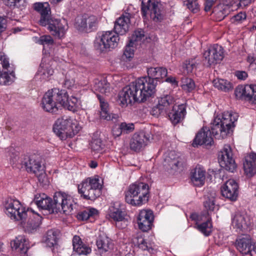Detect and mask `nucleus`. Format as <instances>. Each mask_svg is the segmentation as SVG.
Returning a JSON list of instances; mask_svg holds the SVG:
<instances>
[{
	"label": "nucleus",
	"instance_id": "69168bd1",
	"mask_svg": "<svg viewBox=\"0 0 256 256\" xmlns=\"http://www.w3.org/2000/svg\"><path fill=\"white\" fill-rule=\"evenodd\" d=\"M38 179L40 182L45 184H46L47 182V178L44 173L42 172L38 176Z\"/></svg>",
	"mask_w": 256,
	"mask_h": 256
},
{
	"label": "nucleus",
	"instance_id": "a18cd8bd",
	"mask_svg": "<svg viewBox=\"0 0 256 256\" xmlns=\"http://www.w3.org/2000/svg\"><path fill=\"white\" fill-rule=\"evenodd\" d=\"M132 42H129V43L126 46L122 56V58L125 60H130L131 58L134 56V46Z\"/></svg>",
	"mask_w": 256,
	"mask_h": 256
},
{
	"label": "nucleus",
	"instance_id": "6e6552de",
	"mask_svg": "<svg viewBox=\"0 0 256 256\" xmlns=\"http://www.w3.org/2000/svg\"><path fill=\"white\" fill-rule=\"evenodd\" d=\"M119 40L118 35L115 32L107 31L96 39L94 46L100 52L110 50L118 46Z\"/></svg>",
	"mask_w": 256,
	"mask_h": 256
},
{
	"label": "nucleus",
	"instance_id": "ddd939ff",
	"mask_svg": "<svg viewBox=\"0 0 256 256\" xmlns=\"http://www.w3.org/2000/svg\"><path fill=\"white\" fill-rule=\"evenodd\" d=\"M141 11L144 16H146L148 12H150L151 18L155 22H160L163 18L161 13V4L158 2H152V0H141Z\"/></svg>",
	"mask_w": 256,
	"mask_h": 256
},
{
	"label": "nucleus",
	"instance_id": "13d9d810",
	"mask_svg": "<svg viewBox=\"0 0 256 256\" xmlns=\"http://www.w3.org/2000/svg\"><path fill=\"white\" fill-rule=\"evenodd\" d=\"M97 18L95 16H91L87 17V26L90 30H93L96 27Z\"/></svg>",
	"mask_w": 256,
	"mask_h": 256
},
{
	"label": "nucleus",
	"instance_id": "9d476101",
	"mask_svg": "<svg viewBox=\"0 0 256 256\" xmlns=\"http://www.w3.org/2000/svg\"><path fill=\"white\" fill-rule=\"evenodd\" d=\"M15 76L8 59L0 55V85H10L14 80Z\"/></svg>",
	"mask_w": 256,
	"mask_h": 256
},
{
	"label": "nucleus",
	"instance_id": "f704fd0d",
	"mask_svg": "<svg viewBox=\"0 0 256 256\" xmlns=\"http://www.w3.org/2000/svg\"><path fill=\"white\" fill-rule=\"evenodd\" d=\"M96 246L100 252L103 253L112 248L111 240L104 235H100L96 240Z\"/></svg>",
	"mask_w": 256,
	"mask_h": 256
},
{
	"label": "nucleus",
	"instance_id": "5701e85b",
	"mask_svg": "<svg viewBox=\"0 0 256 256\" xmlns=\"http://www.w3.org/2000/svg\"><path fill=\"white\" fill-rule=\"evenodd\" d=\"M33 8L40 14V24L42 26H46L48 20L51 18L49 4L48 2H36L33 4Z\"/></svg>",
	"mask_w": 256,
	"mask_h": 256
},
{
	"label": "nucleus",
	"instance_id": "0e129e2a",
	"mask_svg": "<svg viewBox=\"0 0 256 256\" xmlns=\"http://www.w3.org/2000/svg\"><path fill=\"white\" fill-rule=\"evenodd\" d=\"M5 4L10 7L15 6L17 2H20V0H3Z\"/></svg>",
	"mask_w": 256,
	"mask_h": 256
},
{
	"label": "nucleus",
	"instance_id": "2eb2a0df",
	"mask_svg": "<svg viewBox=\"0 0 256 256\" xmlns=\"http://www.w3.org/2000/svg\"><path fill=\"white\" fill-rule=\"evenodd\" d=\"M6 214L12 219L20 220L26 216V212L19 201L10 200L5 204Z\"/></svg>",
	"mask_w": 256,
	"mask_h": 256
},
{
	"label": "nucleus",
	"instance_id": "473e14b6",
	"mask_svg": "<svg viewBox=\"0 0 256 256\" xmlns=\"http://www.w3.org/2000/svg\"><path fill=\"white\" fill-rule=\"evenodd\" d=\"M28 243L24 236H20L12 242V248L18 250L21 254H26L28 249Z\"/></svg>",
	"mask_w": 256,
	"mask_h": 256
},
{
	"label": "nucleus",
	"instance_id": "603ef678",
	"mask_svg": "<svg viewBox=\"0 0 256 256\" xmlns=\"http://www.w3.org/2000/svg\"><path fill=\"white\" fill-rule=\"evenodd\" d=\"M74 74L72 71L68 72L66 76V78L64 82L65 87L69 88L74 84V78L71 76Z\"/></svg>",
	"mask_w": 256,
	"mask_h": 256
},
{
	"label": "nucleus",
	"instance_id": "052dcab7",
	"mask_svg": "<svg viewBox=\"0 0 256 256\" xmlns=\"http://www.w3.org/2000/svg\"><path fill=\"white\" fill-rule=\"evenodd\" d=\"M204 10L206 12L210 11L213 4L216 0H204Z\"/></svg>",
	"mask_w": 256,
	"mask_h": 256
},
{
	"label": "nucleus",
	"instance_id": "412c9836",
	"mask_svg": "<svg viewBox=\"0 0 256 256\" xmlns=\"http://www.w3.org/2000/svg\"><path fill=\"white\" fill-rule=\"evenodd\" d=\"M154 220L153 212L150 210H142L137 218L139 228L143 232L151 229Z\"/></svg>",
	"mask_w": 256,
	"mask_h": 256
},
{
	"label": "nucleus",
	"instance_id": "2f4dec72",
	"mask_svg": "<svg viewBox=\"0 0 256 256\" xmlns=\"http://www.w3.org/2000/svg\"><path fill=\"white\" fill-rule=\"evenodd\" d=\"M72 246L74 251L78 254H90L92 250L91 248L83 244L81 238L79 236H74L72 239Z\"/></svg>",
	"mask_w": 256,
	"mask_h": 256
},
{
	"label": "nucleus",
	"instance_id": "49530a36",
	"mask_svg": "<svg viewBox=\"0 0 256 256\" xmlns=\"http://www.w3.org/2000/svg\"><path fill=\"white\" fill-rule=\"evenodd\" d=\"M75 28L78 30L82 31L87 28V16H82L78 17L76 19Z\"/></svg>",
	"mask_w": 256,
	"mask_h": 256
},
{
	"label": "nucleus",
	"instance_id": "c03bdc74",
	"mask_svg": "<svg viewBox=\"0 0 256 256\" xmlns=\"http://www.w3.org/2000/svg\"><path fill=\"white\" fill-rule=\"evenodd\" d=\"M197 228L205 236H208L212 232V224L210 220L208 219L206 222L198 224Z\"/></svg>",
	"mask_w": 256,
	"mask_h": 256
},
{
	"label": "nucleus",
	"instance_id": "774afa93",
	"mask_svg": "<svg viewBox=\"0 0 256 256\" xmlns=\"http://www.w3.org/2000/svg\"><path fill=\"white\" fill-rule=\"evenodd\" d=\"M79 216L80 218L82 219V220H86L90 217L88 210L82 212L79 214Z\"/></svg>",
	"mask_w": 256,
	"mask_h": 256
},
{
	"label": "nucleus",
	"instance_id": "58836bf2",
	"mask_svg": "<svg viewBox=\"0 0 256 256\" xmlns=\"http://www.w3.org/2000/svg\"><path fill=\"white\" fill-rule=\"evenodd\" d=\"M94 88L95 90L104 94L110 92V84L104 78L100 80H96Z\"/></svg>",
	"mask_w": 256,
	"mask_h": 256
},
{
	"label": "nucleus",
	"instance_id": "a211bd4d",
	"mask_svg": "<svg viewBox=\"0 0 256 256\" xmlns=\"http://www.w3.org/2000/svg\"><path fill=\"white\" fill-rule=\"evenodd\" d=\"M237 98L250 100L256 104V86L245 85L238 86L234 91Z\"/></svg>",
	"mask_w": 256,
	"mask_h": 256
},
{
	"label": "nucleus",
	"instance_id": "6e6d98bb",
	"mask_svg": "<svg viewBox=\"0 0 256 256\" xmlns=\"http://www.w3.org/2000/svg\"><path fill=\"white\" fill-rule=\"evenodd\" d=\"M122 134H128L133 131L134 125L132 124L122 122L120 125Z\"/></svg>",
	"mask_w": 256,
	"mask_h": 256
},
{
	"label": "nucleus",
	"instance_id": "09e8293b",
	"mask_svg": "<svg viewBox=\"0 0 256 256\" xmlns=\"http://www.w3.org/2000/svg\"><path fill=\"white\" fill-rule=\"evenodd\" d=\"M199 64L200 62L196 60V58L186 60L184 64V68L187 71V73L192 72L196 68Z\"/></svg>",
	"mask_w": 256,
	"mask_h": 256
},
{
	"label": "nucleus",
	"instance_id": "9b49d317",
	"mask_svg": "<svg viewBox=\"0 0 256 256\" xmlns=\"http://www.w3.org/2000/svg\"><path fill=\"white\" fill-rule=\"evenodd\" d=\"M186 162L184 158L172 151L164 157V166L170 172L174 173L176 172L182 170Z\"/></svg>",
	"mask_w": 256,
	"mask_h": 256
},
{
	"label": "nucleus",
	"instance_id": "864d4df0",
	"mask_svg": "<svg viewBox=\"0 0 256 256\" xmlns=\"http://www.w3.org/2000/svg\"><path fill=\"white\" fill-rule=\"evenodd\" d=\"M246 14L245 12H240L237 14L233 16L231 18V21L233 23H242L246 19Z\"/></svg>",
	"mask_w": 256,
	"mask_h": 256
},
{
	"label": "nucleus",
	"instance_id": "72a5a7b5",
	"mask_svg": "<svg viewBox=\"0 0 256 256\" xmlns=\"http://www.w3.org/2000/svg\"><path fill=\"white\" fill-rule=\"evenodd\" d=\"M97 97L100 103L101 110L100 112V118L107 120H112L113 118H116V115H112V117L111 116L108 110V104L103 96L100 94H97Z\"/></svg>",
	"mask_w": 256,
	"mask_h": 256
},
{
	"label": "nucleus",
	"instance_id": "0eeeda50",
	"mask_svg": "<svg viewBox=\"0 0 256 256\" xmlns=\"http://www.w3.org/2000/svg\"><path fill=\"white\" fill-rule=\"evenodd\" d=\"M70 196L64 192H56L52 200V214L63 213L68 214L73 210Z\"/></svg>",
	"mask_w": 256,
	"mask_h": 256
},
{
	"label": "nucleus",
	"instance_id": "423d86ee",
	"mask_svg": "<svg viewBox=\"0 0 256 256\" xmlns=\"http://www.w3.org/2000/svg\"><path fill=\"white\" fill-rule=\"evenodd\" d=\"M102 185L98 178H88L78 186V193L86 200H94L101 194Z\"/></svg>",
	"mask_w": 256,
	"mask_h": 256
},
{
	"label": "nucleus",
	"instance_id": "680f3d73",
	"mask_svg": "<svg viewBox=\"0 0 256 256\" xmlns=\"http://www.w3.org/2000/svg\"><path fill=\"white\" fill-rule=\"evenodd\" d=\"M112 133L113 136L116 138L120 136L122 132L120 126H114L112 130Z\"/></svg>",
	"mask_w": 256,
	"mask_h": 256
},
{
	"label": "nucleus",
	"instance_id": "6ab92c4d",
	"mask_svg": "<svg viewBox=\"0 0 256 256\" xmlns=\"http://www.w3.org/2000/svg\"><path fill=\"white\" fill-rule=\"evenodd\" d=\"M22 164L24 166L28 172L38 174V172L42 171L40 157L36 154L26 156L22 161Z\"/></svg>",
	"mask_w": 256,
	"mask_h": 256
},
{
	"label": "nucleus",
	"instance_id": "37998d69",
	"mask_svg": "<svg viewBox=\"0 0 256 256\" xmlns=\"http://www.w3.org/2000/svg\"><path fill=\"white\" fill-rule=\"evenodd\" d=\"M181 86L184 90L190 92L194 88L195 84L192 78L187 77H183L182 78Z\"/></svg>",
	"mask_w": 256,
	"mask_h": 256
},
{
	"label": "nucleus",
	"instance_id": "f03ea898",
	"mask_svg": "<svg viewBox=\"0 0 256 256\" xmlns=\"http://www.w3.org/2000/svg\"><path fill=\"white\" fill-rule=\"evenodd\" d=\"M156 82L146 76L140 78L126 86L120 92V104L127 106L134 102H144L155 94Z\"/></svg>",
	"mask_w": 256,
	"mask_h": 256
},
{
	"label": "nucleus",
	"instance_id": "cd10ccee",
	"mask_svg": "<svg viewBox=\"0 0 256 256\" xmlns=\"http://www.w3.org/2000/svg\"><path fill=\"white\" fill-rule=\"evenodd\" d=\"M130 18L129 14L128 16L122 15L114 22V32L117 34H124L128 30Z\"/></svg>",
	"mask_w": 256,
	"mask_h": 256
},
{
	"label": "nucleus",
	"instance_id": "20e7f679",
	"mask_svg": "<svg viewBox=\"0 0 256 256\" xmlns=\"http://www.w3.org/2000/svg\"><path fill=\"white\" fill-rule=\"evenodd\" d=\"M81 130V127L76 120L67 117L58 118L55 122L54 132L62 140L72 138Z\"/></svg>",
	"mask_w": 256,
	"mask_h": 256
},
{
	"label": "nucleus",
	"instance_id": "c756f323",
	"mask_svg": "<svg viewBox=\"0 0 256 256\" xmlns=\"http://www.w3.org/2000/svg\"><path fill=\"white\" fill-rule=\"evenodd\" d=\"M244 168L246 174L248 176H252L256 173V154L251 153L246 157Z\"/></svg>",
	"mask_w": 256,
	"mask_h": 256
},
{
	"label": "nucleus",
	"instance_id": "4468645a",
	"mask_svg": "<svg viewBox=\"0 0 256 256\" xmlns=\"http://www.w3.org/2000/svg\"><path fill=\"white\" fill-rule=\"evenodd\" d=\"M174 100V98L170 95H166L158 99V103L154 106L150 110V114L152 116L158 118L161 114L165 112H168L170 107L173 106Z\"/></svg>",
	"mask_w": 256,
	"mask_h": 256
},
{
	"label": "nucleus",
	"instance_id": "c9c22d12",
	"mask_svg": "<svg viewBox=\"0 0 256 256\" xmlns=\"http://www.w3.org/2000/svg\"><path fill=\"white\" fill-rule=\"evenodd\" d=\"M216 194L214 190H209L207 194L204 196V206L207 211L212 212L214 210L215 204V198Z\"/></svg>",
	"mask_w": 256,
	"mask_h": 256
},
{
	"label": "nucleus",
	"instance_id": "7ed1b4c3",
	"mask_svg": "<svg viewBox=\"0 0 256 256\" xmlns=\"http://www.w3.org/2000/svg\"><path fill=\"white\" fill-rule=\"evenodd\" d=\"M148 198V186L144 182L130 184L125 192L126 202L134 206H140L146 203Z\"/></svg>",
	"mask_w": 256,
	"mask_h": 256
},
{
	"label": "nucleus",
	"instance_id": "bf43d9fd",
	"mask_svg": "<svg viewBox=\"0 0 256 256\" xmlns=\"http://www.w3.org/2000/svg\"><path fill=\"white\" fill-rule=\"evenodd\" d=\"M235 76L238 80H245L248 76L247 72L245 71L237 70L235 72Z\"/></svg>",
	"mask_w": 256,
	"mask_h": 256
},
{
	"label": "nucleus",
	"instance_id": "ea45409f",
	"mask_svg": "<svg viewBox=\"0 0 256 256\" xmlns=\"http://www.w3.org/2000/svg\"><path fill=\"white\" fill-rule=\"evenodd\" d=\"M134 243L142 250H148L151 252L152 250V244L148 242L147 240L142 237H136L134 240Z\"/></svg>",
	"mask_w": 256,
	"mask_h": 256
},
{
	"label": "nucleus",
	"instance_id": "a878e982",
	"mask_svg": "<svg viewBox=\"0 0 256 256\" xmlns=\"http://www.w3.org/2000/svg\"><path fill=\"white\" fill-rule=\"evenodd\" d=\"M38 208L48 210L52 214V199L44 194H37L35 195L33 202Z\"/></svg>",
	"mask_w": 256,
	"mask_h": 256
},
{
	"label": "nucleus",
	"instance_id": "f8f14e48",
	"mask_svg": "<svg viewBox=\"0 0 256 256\" xmlns=\"http://www.w3.org/2000/svg\"><path fill=\"white\" fill-rule=\"evenodd\" d=\"M42 216L34 213L32 210H28L26 216L20 219V224L24 230L28 234L34 232L38 228L42 220Z\"/></svg>",
	"mask_w": 256,
	"mask_h": 256
},
{
	"label": "nucleus",
	"instance_id": "dca6fc26",
	"mask_svg": "<svg viewBox=\"0 0 256 256\" xmlns=\"http://www.w3.org/2000/svg\"><path fill=\"white\" fill-rule=\"evenodd\" d=\"M204 60L208 66L220 62L224 58V49L216 44L210 46L204 53Z\"/></svg>",
	"mask_w": 256,
	"mask_h": 256
},
{
	"label": "nucleus",
	"instance_id": "3c124183",
	"mask_svg": "<svg viewBox=\"0 0 256 256\" xmlns=\"http://www.w3.org/2000/svg\"><path fill=\"white\" fill-rule=\"evenodd\" d=\"M184 4L188 8L193 12H196L199 8V6L196 0H187L184 1Z\"/></svg>",
	"mask_w": 256,
	"mask_h": 256
},
{
	"label": "nucleus",
	"instance_id": "c85d7f7f",
	"mask_svg": "<svg viewBox=\"0 0 256 256\" xmlns=\"http://www.w3.org/2000/svg\"><path fill=\"white\" fill-rule=\"evenodd\" d=\"M171 108H172V112L169 113L168 116L172 124H176L184 118L186 113V106L184 104L174 106V104Z\"/></svg>",
	"mask_w": 256,
	"mask_h": 256
},
{
	"label": "nucleus",
	"instance_id": "e2e57ef3",
	"mask_svg": "<svg viewBox=\"0 0 256 256\" xmlns=\"http://www.w3.org/2000/svg\"><path fill=\"white\" fill-rule=\"evenodd\" d=\"M6 28V20L0 16V34L4 32Z\"/></svg>",
	"mask_w": 256,
	"mask_h": 256
},
{
	"label": "nucleus",
	"instance_id": "1a4fd4ad",
	"mask_svg": "<svg viewBox=\"0 0 256 256\" xmlns=\"http://www.w3.org/2000/svg\"><path fill=\"white\" fill-rule=\"evenodd\" d=\"M218 160L220 166L226 170L234 172L236 169L237 165L233 158V154L231 147L225 144L220 152Z\"/></svg>",
	"mask_w": 256,
	"mask_h": 256
},
{
	"label": "nucleus",
	"instance_id": "aec40b11",
	"mask_svg": "<svg viewBox=\"0 0 256 256\" xmlns=\"http://www.w3.org/2000/svg\"><path fill=\"white\" fill-rule=\"evenodd\" d=\"M252 224L250 217L246 214L236 212L232 216V225L237 230H248Z\"/></svg>",
	"mask_w": 256,
	"mask_h": 256
},
{
	"label": "nucleus",
	"instance_id": "8fccbe9b",
	"mask_svg": "<svg viewBox=\"0 0 256 256\" xmlns=\"http://www.w3.org/2000/svg\"><path fill=\"white\" fill-rule=\"evenodd\" d=\"M144 37V30L142 29H138L134 31L130 42H132V44H135V42L140 41Z\"/></svg>",
	"mask_w": 256,
	"mask_h": 256
},
{
	"label": "nucleus",
	"instance_id": "79ce46f5",
	"mask_svg": "<svg viewBox=\"0 0 256 256\" xmlns=\"http://www.w3.org/2000/svg\"><path fill=\"white\" fill-rule=\"evenodd\" d=\"M229 8L224 4H220L214 8V12L220 19H224L229 13Z\"/></svg>",
	"mask_w": 256,
	"mask_h": 256
},
{
	"label": "nucleus",
	"instance_id": "e433bc0d",
	"mask_svg": "<svg viewBox=\"0 0 256 256\" xmlns=\"http://www.w3.org/2000/svg\"><path fill=\"white\" fill-rule=\"evenodd\" d=\"M109 216L114 220L120 222L124 218L125 212L120 208V204L116 202L110 208Z\"/></svg>",
	"mask_w": 256,
	"mask_h": 256
},
{
	"label": "nucleus",
	"instance_id": "4be33fe9",
	"mask_svg": "<svg viewBox=\"0 0 256 256\" xmlns=\"http://www.w3.org/2000/svg\"><path fill=\"white\" fill-rule=\"evenodd\" d=\"M238 186L237 182L234 180H227L221 188L222 195L230 200H236L238 192Z\"/></svg>",
	"mask_w": 256,
	"mask_h": 256
},
{
	"label": "nucleus",
	"instance_id": "f3484780",
	"mask_svg": "<svg viewBox=\"0 0 256 256\" xmlns=\"http://www.w3.org/2000/svg\"><path fill=\"white\" fill-rule=\"evenodd\" d=\"M46 25L48 26V29L51 34L58 38H61L64 36L68 28V26L64 20H60L50 18L48 20Z\"/></svg>",
	"mask_w": 256,
	"mask_h": 256
},
{
	"label": "nucleus",
	"instance_id": "4d7b16f0",
	"mask_svg": "<svg viewBox=\"0 0 256 256\" xmlns=\"http://www.w3.org/2000/svg\"><path fill=\"white\" fill-rule=\"evenodd\" d=\"M39 42L42 45H52L54 43V40L49 35H44L40 37Z\"/></svg>",
	"mask_w": 256,
	"mask_h": 256
},
{
	"label": "nucleus",
	"instance_id": "a19ab883",
	"mask_svg": "<svg viewBox=\"0 0 256 256\" xmlns=\"http://www.w3.org/2000/svg\"><path fill=\"white\" fill-rule=\"evenodd\" d=\"M212 83L215 88L225 92L232 88L230 82L226 80L216 78L213 80Z\"/></svg>",
	"mask_w": 256,
	"mask_h": 256
},
{
	"label": "nucleus",
	"instance_id": "7c9ffc66",
	"mask_svg": "<svg viewBox=\"0 0 256 256\" xmlns=\"http://www.w3.org/2000/svg\"><path fill=\"white\" fill-rule=\"evenodd\" d=\"M148 78L155 80L158 84L161 79L165 78L168 74L167 69L164 67L150 68L147 70Z\"/></svg>",
	"mask_w": 256,
	"mask_h": 256
},
{
	"label": "nucleus",
	"instance_id": "393cba45",
	"mask_svg": "<svg viewBox=\"0 0 256 256\" xmlns=\"http://www.w3.org/2000/svg\"><path fill=\"white\" fill-rule=\"evenodd\" d=\"M254 242L249 235H243L238 238L235 242L236 249L242 254H248Z\"/></svg>",
	"mask_w": 256,
	"mask_h": 256
},
{
	"label": "nucleus",
	"instance_id": "4c0bfd02",
	"mask_svg": "<svg viewBox=\"0 0 256 256\" xmlns=\"http://www.w3.org/2000/svg\"><path fill=\"white\" fill-rule=\"evenodd\" d=\"M60 234V232L58 230L52 229L48 230L45 240L46 246L51 248L56 244Z\"/></svg>",
	"mask_w": 256,
	"mask_h": 256
},
{
	"label": "nucleus",
	"instance_id": "39448f33",
	"mask_svg": "<svg viewBox=\"0 0 256 256\" xmlns=\"http://www.w3.org/2000/svg\"><path fill=\"white\" fill-rule=\"evenodd\" d=\"M64 90L53 88L48 90L44 95L42 100V106L46 111L55 113L58 110V104H64L66 100Z\"/></svg>",
	"mask_w": 256,
	"mask_h": 256
},
{
	"label": "nucleus",
	"instance_id": "bb28decb",
	"mask_svg": "<svg viewBox=\"0 0 256 256\" xmlns=\"http://www.w3.org/2000/svg\"><path fill=\"white\" fill-rule=\"evenodd\" d=\"M190 178L194 185L202 186L205 182L206 171L202 168L196 166L190 172Z\"/></svg>",
	"mask_w": 256,
	"mask_h": 256
},
{
	"label": "nucleus",
	"instance_id": "b1692460",
	"mask_svg": "<svg viewBox=\"0 0 256 256\" xmlns=\"http://www.w3.org/2000/svg\"><path fill=\"white\" fill-rule=\"evenodd\" d=\"M152 139V138H146L144 133L134 134L130 140V148L134 152H139L146 146L147 141Z\"/></svg>",
	"mask_w": 256,
	"mask_h": 256
},
{
	"label": "nucleus",
	"instance_id": "de8ad7c7",
	"mask_svg": "<svg viewBox=\"0 0 256 256\" xmlns=\"http://www.w3.org/2000/svg\"><path fill=\"white\" fill-rule=\"evenodd\" d=\"M64 92L65 93L64 96H66V100H64V104H60V106L68 110H72L74 108L77 100L74 98H73L72 99L70 100L66 90H64Z\"/></svg>",
	"mask_w": 256,
	"mask_h": 256
},
{
	"label": "nucleus",
	"instance_id": "5fc2aeb1",
	"mask_svg": "<svg viewBox=\"0 0 256 256\" xmlns=\"http://www.w3.org/2000/svg\"><path fill=\"white\" fill-rule=\"evenodd\" d=\"M104 145L102 144L100 140H94L91 143L92 150L96 152H99L102 150Z\"/></svg>",
	"mask_w": 256,
	"mask_h": 256
},
{
	"label": "nucleus",
	"instance_id": "338daca9",
	"mask_svg": "<svg viewBox=\"0 0 256 256\" xmlns=\"http://www.w3.org/2000/svg\"><path fill=\"white\" fill-rule=\"evenodd\" d=\"M166 82L170 83L174 86H177L178 84V82L176 80L174 77L170 76L168 77L166 79Z\"/></svg>",
	"mask_w": 256,
	"mask_h": 256
},
{
	"label": "nucleus",
	"instance_id": "f257e3e1",
	"mask_svg": "<svg viewBox=\"0 0 256 256\" xmlns=\"http://www.w3.org/2000/svg\"><path fill=\"white\" fill-rule=\"evenodd\" d=\"M238 118L237 114L224 112L222 118H216L212 124L210 130L206 128H202L196 134L192 145L212 146L214 140L212 137V133L216 138H225L226 136L232 131L234 127V122Z\"/></svg>",
	"mask_w": 256,
	"mask_h": 256
}]
</instances>
